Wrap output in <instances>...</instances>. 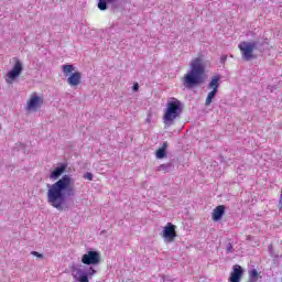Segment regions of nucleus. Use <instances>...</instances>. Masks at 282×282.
I'll return each instance as SVG.
<instances>
[{"label": "nucleus", "instance_id": "f257e3e1", "mask_svg": "<svg viewBox=\"0 0 282 282\" xmlns=\"http://www.w3.org/2000/svg\"><path fill=\"white\" fill-rule=\"evenodd\" d=\"M74 178L72 175H63L52 185H47V203L56 210H65V197H74L76 189L74 188Z\"/></svg>", "mask_w": 282, "mask_h": 282}, {"label": "nucleus", "instance_id": "f03ea898", "mask_svg": "<svg viewBox=\"0 0 282 282\" xmlns=\"http://www.w3.org/2000/svg\"><path fill=\"white\" fill-rule=\"evenodd\" d=\"M206 80V67L202 57H195L191 62V70L183 76V85L186 89L198 87Z\"/></svg>", "mask_w": 282, "mask_h": 282}, {"label": "nucleus", "instance_id": "7ed1b4c3", "mask_svg": "<svg viewBox=\"0 0 282 282\" xmlns=\"http://www.w3.org/2000/svg\"><path fill=\"white\" fill-rule=\"evenodd\" d=\"M180 113H182V101L173 98L172 101H167L164 121L173 123L176 118H180Z\"/></svg>", "mask_w": 282, "mask_h": 282}, {"label": "nucleus", "instance_id": "20e7f679", "mask_svg": "<svg viewBox=\"0 0 282 282\" xmlns=\"http://www.w3.org/2000/svg\"><path fill=\"white\" fill-rule=\"evenodd\" d=\"M238 50H240L243 61H254V58H257L254 54V50H257V42H240Z\"/></svg>", "mask_w": 282, "mask_h": 282}, {"label": "nucleus", "instance_id": "39448f33", "mask_svg": "<svg viewBox=\"0 0 282 282\" xmlns=\"http://www.w3.org/2000/svg\"><path fill=\"white\" fill-rule=\"evenodd\" d=\"M219 80H221V76L219 75L212 77L208 84V89H212V91H209L206 97L205 107H210L213 99L217 96V93L219 91Z\"/></svg>", "mask_w": 282, "mask_h": 282}, {"label": "nucleus", "instance_id": "423d86ee", "mask_svg": "<svg viewBox=\"0 0 282 282\" xmlns=\"http://www.w3.org/2000/svg\"><path fill=\"white\" fill-rule=\"evenodd\" d=\"M22 72H23V63H21L19 59H15V63L12 69L9 73H7L4 77L7 85H12V83H14V79L21 76Z\"/></svg>", "mask_w": 282, "mask_h": 282}, {"label": "nucleus", "instance_id": "0eeeda50", "mask_svg": "<svg viewBox=\"0 0 282 282\" xmlns=\"http://www.w3.org/2000/svg\"><path fill=\"white\" fill-rule=\"evenodd\" d=\"M44 99L36 93H33L26 102V111H36L43 106Z\"/></svg>", "mask_w": 282, "mask_h": 282}, {"label": "nucleus", "instance_id": "6e6552de", "mask_svg": "<svg viewBox=\"0 0 282 282\" xmlns=\"http://www.w3.org/2000/svg\"><path fill=\"white\" fill-rule=\"evenodd\" d=\"M84 265H98L100 263V254L98 251H88L82 257Z\"/></svg>", "mask_w": 282, "mask_h": 282}, {"label": "nucleus", "instance_id": "1a4fd4ad", "mask_svg": "<svg viewBox=\"0 0 282 282\" xmlns=\"http://www.w3.org/2000/svg\"><path fill=\"white\" fill-rule=\"evenodd\" d=\"M176 226L172 223H167L166 226L163 228V238L169 241V243L175 241L177 237V231H175Z\"/></svg>", "mask_w": 282, "mask_h": 282}, {"label": "nucleus", "instance_id": "9d476101", "mask_svg": "<svg viewBox=\"0 0 282 282\" xmlns=\"http://www.w3.org/2000/svg\"><path fill=\"white\" fill-rule=\"evenodd\" d=\"M243 278V268L239 264H235L232 267V271L230 272L228 282H241V279Z\"/></svg>", "mask_w": 282, "mask_h": 282}, {"label": "nucleus", "instance_id": "9b49d317", "mask_svg": "<svg viewBox=\"0 0 282 282\" xmlns=\"http://www.w3.org/2000/svg\"><path fill=\"white\" fill-rule=\"evenodd\" d=\"M80 80H83V74L80 72L72 73L67 78V83L70 87H78V85H80Z\"/></svg>", "mask_w": 282, "mask_h": 282}, {"label": "nucleus", "instance_id": "f8f14e48", "mask_svg": "<svg viewBox=\"0 0 282 282\" xmlns=\"http://www.w3.org/2000/svg\"><path fill=\"white\" fill-rule=\"evenodd\" d=\"M225 213H226V206H224V205L217 206L212 213L213 220L219 221V219H221V217H224Z\"/></svg>", "mask_w": 282, "mask_h": 282}, {"label": "nucleus", "instance_id": "ddd939ff", "mask_svg": "<svg viewBox=\"0 0 282 282\" xmlns=\"http://www.w3.org/2000/svg\"><path fill=\"white\" fill-rule=\"evenodd\" d=\"M65 171H67V164H62L61 166L55 167L53 172H51L50 178L58 180V177L63 175Z\"/></svg>", "mask_w": 282, "mask_h": 282}, {"label": "nucleus", "instance_id": "4468645a", "mask_svg": "<svg viewBox=\"0 0 282 282\" xmlns=\"http://www.w3.org/2000/svg\"><path fill=\"white\" fill-rule=\"evenodd\" d=\"M74 272H76L74 278L77 279L78 282H89L88 275L83 274V269L76 268V269H74ZM80 274H83V275H80Z\"/></svg>", "mask_w": 282, "mask_h": 282}, {"label": "nucleus", "instance_id": "2eb2a0df", "mask_svg": "<svg viewBox=\"0 0 282 282\" xmlns=\"http://www.w3.org/2000/svg\"><path fill=\"white\" fill-rule=\"evenodd\" d=\"M259 281V271L257 269H252L249 273V282H257Z\"/></svg>", "mask_w": 282, "mask_h": 282}, {"label": "nucleus", "instance_id": "dca6fc26", "mask_svg": "<svg viewBox=\"0 0 282 282\" xmlns=\"http://www.w3.org/2000/svg\"><path fill=\"white\" fill-rule=\"evenodd\" d=\"M63 73L65 74V76H69V74H72V72H74V65L72 64H66L62 66Z\"/></svg>", "mask_w": 282, "mask_h": 282}, {"label": "nucleus", "instance_id": "f3484780", "mask_svg": "<svg viewBox=\"0 0 282 282\" xmlns=\"http://www.w3.org/2000/svg\"><path fill=\"white\" fill-rule=\"evenodd\" d=\"M99 10H107V3H113L116 0H98Z\"/></svg>", "mask_w": 282, "mask_h": 282}, {"label": "nucleus", "instance_id": "a211bd4d", "mask_svg": "<svg viewBox=\"0 0 282 282\" xmlns=\"http://www.w3.org/2000/svg\"><path fill=\"white\" fill-rule=\"evenodd\" d=\"M156 158L159 160H163V158H166V150L159 148V150L156 151Z\"/></svg>", "mask_w": 282, "mask_h": 282}, {"label": "nucleus", "instance_id": "6ab92c4d", "mask_svg": "<svg viewBox=\"0 0 282 282\" xmlns=\"http://www.w3.org/2000/svg\"><path fill=\"white\" fill-rule=\"evenodd\" d=\"M169 169H171V165H169V164H161L158 167V171H163V173H169Z\"/></svg>", "mask_w": 282, "mask_h": 282}, {"label": "nucleus", "instance_id": "aec40b11", "mask_svg": "<svg viewBox=\"0 0 282 282\" xmlns=\"http://www.w3.org/2000/svg\"><path fill=\"white\" fill-rule=\"evenodd\" d=\"M84 178H85V180H89V182H91V180H94V174L87 172V173L84 175Z\"/></svg>", "mask_w": 282, "mask_h": 282}, {"label": "nucleus", "instance_id": "412c9836", "mask_svg": "<svg viewBox=\"0 0 282 282\" xmlns=\"http://www.w3.org/2000/svg\"><path fill=\"white\" fill-rule=\"evenodd\" d=\"M94 274H96V269H94L93 267H90L89 270H88L87 275H88V276H94Z\"/></svg>", "mask_w": 282, "mask_h": 282}, {"label": "nucleus", "instance_id": "4be33fe9", "mask_svg": "<svg viewBox=\"0 0 282 282\" xmlns=\"http://www.w3.org/2000/svg\"><path fill=\"white\" fill-rule=\"evenodd\" d=\"M31 254H33V257H37V259H43V254L39 253V251H32Z\"/></svg>", "mask_w": 282, "mask_h": 282}, {"label": "nucleus", "instance_id": "5701e85b", "mask_svg": "<svg viewBox=\"0 0 282 282\" xmlns=\"http://www.w3.org/2000/svg\"><path fill=\"white\" fill-rule=\"evenodd\" d=\"M132 91H140V84L134 83L132 86Z\"/></svg>", "mask_w": 282, "mask_h": 282}, {"label": "nucleus", "instance_id": "b1692460", "mask_svg": "<svg viewBox=\"0 0 282 282\" xmlns=\"http://www.w3.org/2000/svg\"><path fill=\"white\" fill-rule=\"evenodd\" d=\"M169 148V142H163V145L161 149H163V151H166V149Z\"/></svg>", "mask_w": 282, "mask_h": 282}, {"label": "nucleus", "instance_id": "393cba45", "mask_svg": "<svg viewBox=\"0 0 282 282\" xmlns=\"http://www.w3.org/2000/svg\"><path fill=\"white\" fill-rule=\"evenodd\" d=\"M227 59H228V55H223L221 56V63H226Z\"/></svg>", "mask_w": 282, "mask_h": 282}]
</instances>
